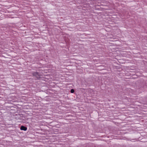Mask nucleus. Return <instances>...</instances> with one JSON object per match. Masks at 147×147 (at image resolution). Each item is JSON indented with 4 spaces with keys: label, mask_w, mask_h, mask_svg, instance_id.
I'll return each mask as SVG.
<instances>
[{
    "label": "nucleus",
    "mask_w": 147,
    "mask_h": 147,
    "mask_svg": "<svg viewBox=\"0 0 147 147\" xmlns=\"http://www.w3.org/2000/svg\"><path fill=\"white\" fill-rule=\"evenodd\" d=\"M32 74L33 76L36 77L37 76H41L38 72H33Z\"/></svg>",
    "instance_id": "1"
},
{
    "label": "nucleus",
    "mask_w": 147,
    "mask_h": 147,
    "mask_svg": "<svg viewBox=\"0 0 147 147\" xmlns=\"http://www.w3.org/2000/svg\"><path fill=\"white\" fill-rule=\"evenodd\" d=\"M20 129L22 130H24V131H26L27 129V128L24 126H22L21 127Z\"/></svg>",
    "instance_id": "2"
},
{
    "label": "nucleus",
    "mask_w": 147,
    "mask_h": 147,
    "mask_svg": "<svg viewBox=\"0 0 147 147\" xmlns=\"http://www.w3.org/2000/svg\"><path fill=\"white\" fill-rule=\"evenodd\" d=\"M70 92L71 93H73L74 92V90L73 89H72L70 90Z\"/></svg>",
    "instance_id": "3"
}]
</instances>
